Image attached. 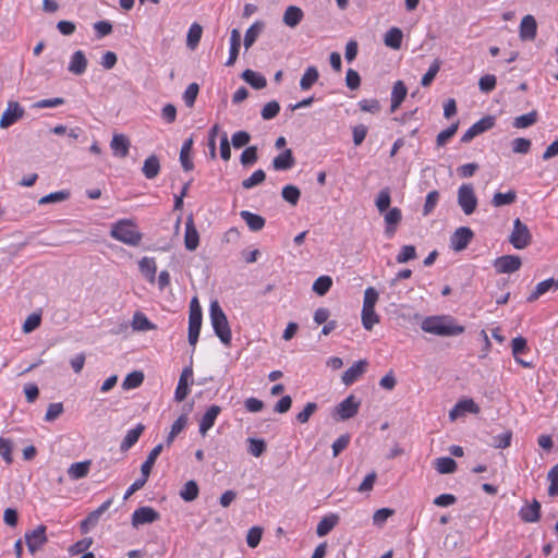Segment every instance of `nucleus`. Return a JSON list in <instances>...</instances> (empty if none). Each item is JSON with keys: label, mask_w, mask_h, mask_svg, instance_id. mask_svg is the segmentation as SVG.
I'll return each mask as SVG.
<instances>
[{"label": "nucleus", "mask_w": 558, "mask_h": 558, "mask_svg": "<svg viewBox=\"0 0 558 558\" xmlns=\"http://www.w3.org/2000/svg\"><path fill=\"white\" fill-rule=\"evenodd\" d=\"M140 271L150 282L156 280L157 266L153 257H143L138 263Z\"/></svg>", "instance_id": "30"}, {"label": "nucleus", "mask_w": 558, "mask_h": 558, "mask_svg": "<svg viewBox=\"0 0 558 558\" xmlns=\"http://www.w3.org/2000/svg\"><path fill=\"white\" fill-rule=\"evenodd\" d=\"M192 375H193V369L191 366L183 368V371L180 375V378H179V383H178L175 392H174L175 401L182 402L187 397V395L190 392L189 379L192 377Z\"/></svg>", "instance_id": "15"}, {"label": "nucleus", "mask_w": 558, "mask_h": 558, "mask_svg": "<svg viewBox=\"0 0 558 558\" xmlns=\"http://www.w3.org/2000/svg\"><path fill=\"white\" fill-rule=\"evenodd\" d=\"M531 233L525 223L519 218L513 221V230L509 241L517 250H523L531 243Z\"/></svg>", "instance_id": "5"}, {"label": "nucleus", "mask_w": 558, "mask_h": 558, "mask_svg": "<svg viewBox=\"0 0 558 558\" xmlns=\"http://www.w3.org/2000/svg\"><path fill=\"white\" fill-rule=\"evenodd\" d=\"M459 122L452 123L449 128L441 131L436 137V144L438 147L444 146L458 131Z\"/></svg>", "instance_id": "58"}, {"label": "nucleus", "mask_w": 558, "mask_h": 558, "mask_svg": "<svg viewBox=\"0 0 558 558\" xmlns=\"http://www.w3.org/2000/svg\"><path fill=\"white\" fill-rule=\"evenodd\" d=\"M202 314H198L195 310L189 315V343L195 347L197 343L201 328H202Z\"/></svg>", "instance_id": "16"}, {"label": "nucleus", "mask_w": 558, "mask_h": 558, "mask_svg": "<svg viewBox=\"0 0 558 558\" xmlns=\"http://www.w3.org/2000/svg\"><path fill=\"white\" fill-rule=\"evenodd\" d=\"M519 515L521 520L526 523L537 522L541 517V504L534 499L532 504L526 505L520 509Z\"/></svg>", "instance_id": "23"}, {"label": "nucleus", "mask_w": 558, "mask_h": 558, "mask_svg": "<svg viewBox=\"0 0 558 558\" xmlns=\"http://www.w3.org/2000/svg\"><path fill=\"white\" fill-rule=\"evenodd\" d=\"M160 514L151 507L145 506L137 508L132 514V525L137 527L138 525L153 523L159 520Z\"/></svg>", "instance_id": "12"}, {"label": "nucleus", "mask_w": 558, "mask_h": 558, "mask_svg": "<svg viewBox=\"0 0 558 558\" xmlns=\"http://www.w3.org/2000/svg\"><path fill=\"white\" fill-rule=\"evenodd\" d=\"M88 65L87 58L82 50H76L71 56L68 70L74 75H82L85 73Z\"/></svg>", "instance_id": "17"}, {"label": "nucleus", "mask_w": 558, "mask_h": 558, "mask_svg": "<svg viewBox=\"0 0 558 558\" xmlns=\"http://www.w3.org/2000/svg\"><path fill=\"white\" fill-rule=\"evenodd\" d=\"M440 64H441L440 60H438V59L434 60V62L430 64L427 72L422 77V81H421L422 86L427 87L432 84V82L434 81V78L436 77L437 73L440 70Z\"/></svg>", "instance_id": "55"}, {"label": "nucleus", "mask_w": 558, "mask_h": 558, "mask_svg": "<svg viewBox=\"0 0 558 558\" xmlns=\"http://www.w3.org/2000/svg\"><path fill=\"white\" fill-rule=\"evenodd\" d=\"M319 73L316 66H308L300 80L302 90H308L318 80Z\"/></svg>", "instance_id": "39"}, {"label": "nucleus", "mask_w": 558, "mask_h": 558, "mask_svg": "<svg viewBox=\"0 0 558 558\" xmlns=\"http://www.w3.org/2000/svg\"><path fill=\"white\" fill-rule=\"evenodd\" d=\"M379 322V316L375 312V307L362 308V324L366 330H372L373 327Z\"/></svg>", "instance_id": "46"}, {"label": "nucleus", "mask_w": 558, "mask_h": 558, "mask_svg": "<svg viewBox=\"0 0 558 558\" xmlns=\"http://www.w3.org/2000/svg\"><path fill=\"white\" fill-rule=\"evenodd\" d=\"M303 17L304 13L301 8L289 5L283 13L282 21L287 26L294 28L301 23Z\"/></svg>", "instance_id": "27"}, {"label": "nucleus", "mask_w": 558, "mask_h": 558, "mask_svg": "<svg viewBox=\"0 0 558 558\" xmlns=\"http://www.w3.org/2000/svg\"><path fill=\"white\" fill-rule=\"evenodd\" d=\"M391 196L388 187L380 190L378 193L375 205L380 214L387 211L390 207Z\"/></svg>", "instance_id": "50"}, {"label": "nucleus", "mask_w": 558, "mask_h": 558, "mask_svg": "<svg viewBox=\"0 0 558 558\" xmlns=\"http://www.w3.org/2000/svg\"><path fill=\"white\" fill-rule=\"evenodd\" d=\"M131 142L124 134H113L110 148L116 157L125 158L129 155Z\"/></svg>", "instance_id": "14"}, {"label": "nucleus", "mask_w": 558, "mask_h": 558, "mask_svg": "<svg viewBox=\"0 0 558 558\" xmlns=\"http://www.w3.org/2000/svg\"><path fill=\"white\" fill-rule=\"evenodd\" d=\"M209 316L216 336L225 345H230L232 338L231 329L228 318L218 301H213L210 303Z\"/></svg>", "instance_id": "2"}, {"label": "nucleus", "mask_w": 558, "mask_h": 558, "mask_svg": "<svg viewBox=\"0 0 558 558\" xmlns=\"http://www.w3.org/2000/svg\"><path fill=\"white\" fill-rule=\"evenodd\" d=\"M240 217L253 232L260 231L265 227V219L257 214H253L248 210H242L240 213Z\"/></svg>", "instance_id": "32"}, {"label": "nucleus", "mask_w": 558, "mask_h": 558, "mask_svg": "<svg viewBox=\"0 0 558 558\" xmlns=\"http://www.w3.org/2000/svg\"><path fill=\"white\" fill-rule=\"evenodd\" d=\"M367 367L366 360H360L348 368L342 375V381L344 385L353 384L361 375H363Z\"/></svg>", "instance_id": "21"}, {"label": "nucleus", "mask_w": 558, "mask_h": 558, "mask_svg": "<svg viewBox=\"0 0 558 558\" xmlns=\"http://www.w3.org/2000/svg\"><path fill=\"white\" fill-rule=\"evenodd\" d=\"M360 404L361 402L353 395H350L335 408L333 415H337L341 421L349 420L357 414Z\"/></svg>", "instance_id": "6"}, {"label": "nucleus", "mask_w": 558, "mask_h": 558, "mask_svg": "<svg viewBox=\"0 0 558 558\" xmlns=\"http://www.w3.org/2000/svg\"><path fill=\"white\" fill-rule=\"evenodd\" d=\"M511 147L515 154H527L531 149V141L524 137H517L511 142Z\"/></svg>", "instance_id": "62"}, {"label": "nucleus", "mask_w": 558, "mask_h": 558, "mask_svg": "<svg viewBox=\"0 0 558 558\" xmlns=\"http://www.w3.org/2000/svg\"><path fill=\"white\" fill-rule=\"evenodd\" d=\"M263 535V529L259 526H253L248 530L246 535V543L248 547L255 548L260 543Z\"/></svg>", "instance_id": "61"}, {"label": "nucleus", "mask_w": 558, "mask_h": 558, "mask_svg": "<svg viewBox=\"0 0 558 558\" xmlns=\"http://www.w3.org/2000/svg\"><path fill=\"white\" fill-rule=\"evenodd\" d=\"M548 480L550 482V485L548 487V494L550 496H557L558 495V465H555L548 472Z\"/></svg>", "instance_id": "64"}, {"label": "nucleus", "mask_w": 558, "mask_h": 558, "mask_svg": "<svg viewBox=\"0 0 558 558\" xmlns=\"http://www.w3.org/2000/svg\"><path fill=\"white\" fill-rule=\"evenodd\" d=\"M521 265V258L517 255H504L494 260L498 274H512L519 270Z\"/></svg>", "instance_id": "11"}, {"label": "nucleus", "mask_w": 558, "mask_h": 558, "mask_svg": "<svg viewBox=\"0 0 558 558\" xmlns=\"http://www.w3.org/2000/svg\"><path fill=\"white\" fill-rule=\"evenodd\" d=\"M480 412V407L472 399H464L459 401L450 411L449 418L451 421H456L457 418L463 416L465 413L477 414Z\"/></svg>", "instance_id": "13"}, {"label": "nucleus", "mask_w": 558, "mask_h": 558, "mask_svg": "<svg viewBox=\"0 0 558 558\" xmlns=\"http://www.w3.org/2000/svg\"><path fill=\"white\" fill-rule=\"evenodd\" d=\"M144 381V374L141 371H134L126 375L122 383V388L125 390L135 389Z\"/></svg>", "instance_id": "45"}, {"label": "nucleus", "mask_w": 558, "mask_h": 558, "mask_svg": "<svg viewBox=\"0 0 558 558\" xmlns=\"http://www.w3.org/2000/svg\"><path fill=\"white\" fill-rule=\"evenodd\" d=\"M281 195L286 202L295 206L299 203L301 191L298 186L288 184L282 189Z\"/></svg>", "instance_id": "49"}, {"label": "nucleus", "mask_w": 558, "mask_h": 558, "mask_svg": "<svg viewBox=\"0 0 558 558\" xmlns=\"http://www.w3.org/2000/svg\"><path fill=\"white\" fill-rule=\"evenodd\" d=\"M515 199H517V193L512 190L507 193L498 192L493 196L492 204L495 207H501V206H506V205H510V204L514 203Z\"/></svg>", "instance_id": "47"}, {"label": "nucleus", "mask_w": 558, "mask_h": 558, "mask_svg": "<svg viewBox=\"0 0 558 558\" xmlns=\"http://www.w3.org/2000/svg\"><path fill=\"white\" fill-rule=\"evenodd\" d=\"M266 179V173L264 170L258 169L253 172L251 177L242 181V187L245 190H251L256 185L262 184Z\"/></svg>", "instance_id": "52"}, {"label": "nucleus", "mask_w": 558, "mask_h": 558, "mask_svg": "<svg viewBox=\"0 0 558 558\" xmlns=\"http://www.w3.org/2000/svg\"><path fill=\"white\" fill-rule=\"evenodd\" d=\"M423 331L436 336L451 337L464 332V327L454 324L450 316H428L421 324Z\"/></svg>", "instance_id": "1"}, {"label": "nucleus", "mask_w": 558, "mask_h": 558, "mask_svg": "<svg viewBox=\"0 0 558 558\" xmlns=\"http://www.w3.org/2000/svg\"><path fill=\"white\" fill-rule=\"evenodd\" d=\"M247 451L255 458L260 457L266 450V442L264 439L248 438Z\"/></svg>", "instance_id": "56"}, {"label": "nucleus", "mask_w": 558, "mask_h": 558, "mask_svg": "<svg viewBox=\"0 0 558 558\" xmlns=\"http://www.w3.org/2000/svg\"><path fill=\"white\" fill-rule=\"evenodd\" d=\"M242 78L255 89H262L267 85L264 75L250 69L242 73Z\"/></svg>", "instance_id": "35"}, {"label": "nucleus", "mask_w": 558, "mask_h": 558, "mask_svg": "<svg viewBox=\"0 0 558 558\" xmlns=\"http://www.w3.org/2000/svg\"><path fill=\"white\" fill-rule=\"evenodd\" d=\"M402 38V31L398 27H391L385 34L384 43L389 48L399 49L401 47Z\"/></svg>", "instance_id": "38"}, {"label": "nucleus", "mask_w": 558, "mask_h": 558, "mask_svg": "<svg viewBox=\"0 0 558 558\" xmlns=\"http://www.w3.org/2000/svg\"><path fill=\"white\" fill-rule=\"evenodd\" d=\"M110 235L131 246L140 245L143 234L137 230L132 220L123 219L114 223L111 228Z\"/></svg>", "instance_id": "3"}, {"label": "nucleus", "mask_w": 558, "mask_h": 558, "mask_svg": "<svg viewBox=\"0 0 558 558\" xmlns=\"http://www.w3.org/2000/svg\"><path fill=\"white\" fill-rule=\"evenodd\" d=\"M202 33H203V29H202V26L194 23L189 32H187V36H186V46L190 48V49H194L199 40H201V37H202Z\"/></svg>", "instance_id": "51"}, {"label": "nucleus", "mask_w": 558, "mask_h": 558, "mask_svg": "<svg viewBox=\"0 0 558 558\" xmlns=\"http://www.w3.org/2000/svg\"><path fill=\"white\" fill-rule=\"evenodd\" d=\"M439 201V192L432 191L427 194L425 204L423 207V216H428L437 206Z\"/></svg>", "instance_id": "60"}, {"label": "nucleus", "mask_w": 558, "mask_h": 558, "mask_svg": "<svg viewBox=\"0 0 558 558\" xmlns=\"http://www.w3.org/2000/svg\"><path fill=\"white\" fill-rule=\"evenodd\" d=\"M457 201L466 216L472 215L477 207V197L473 185L470 183L462 184L458 190Z\"/></svg>", "instance_id": "4"}, {"label": "nucleus", "mask_w": 558, "mask_h": 558, "mask_svg": "<svg viewBox=\"0 0 558 558\" xmlns=\"http://www.w3.org/2000/svg\"><path fill=\"white\" fill-rule=\"evenodd\" d=\"M332 286V279L329 276H320L313 283V291L319 296L325 295Z\"/></svg>", "instance_id": "48"}, {"label": "nucleus", "mask_w": 558, "mask_h": 558, "mask_svg": "<svg viewBox=\"0 0 558 558\" xmlns=\"http://www.w3.org/2000/svg\"><path fill=\"white\" fill-rule=\"evenodd\" d=\"M144 429L145 426L141 423L137 424L135 428L130 429L120 445V450L128 451L131 447H133L137 442Z\"/></svg>", "instance_id": "33"}, {"label": "nucleus", "mask_w": 558, "mask_h": 558, "mask_svg": "<svg viewBox=\"0 0 558 558\" xmlns=\"http://www.w3.org/2000/svg\"><path fill=\"white\" fill-rule=\"evenodd\" d=\"M25 111L17 101H9L8 107L0 118V128L8 129L21 118H23Z\"/></svg>", "instance_id": "9"}, {"label": "nucleus", "mask_w": 558, "mask_h": 558, "mask_svg": "<svg viewBox=\"0 0 558 558\" xmlns=\"http://www.w3.org/2000/svg\"><path fill=\"white\" fill-rule=\"evenodd\" d=\"M264 28H265V23L263 21H256L245 32L243 44H244V47L246 50L250 49L254 45L256 39L263 33Z\"/></svg>", "instance_id": "31"}, {"label": "nucleus", "mask_w": 558, "mask_h": 558, "mask_svg": "<svg viewBox=\"0 0 558 558\" xmlns=\"http://www.w3.org/2000/svg\"><path fill=\"white\" fill-rule=\"evenodd\" d=\"M385 222H386V229L385 233L388 238L393 236V234L397 231V226L400 223L402 219V213L398 207L390 208L385 214Z\"/></svg>", "instance_id": "18"}, {"label": "nucleus", "mask_w": 558, "mask_h": 558, "mask_svg": "<svg viewBox=\"0 0 558 558\" xmlns=\"http://www.w3.org/2000/svg\"><path fill=\"white\" fill-rule=\"evenodd\" d=\"M132 328L137 331H148L156 328V326L149 322L145 314L136 312L133 316Z\"/></svg>", "instance_id": "41"}, {"label": "nucleus", "mask_w": 558, "mask_h": 558, "mask_svg": "<svg viewBox=\"0 0 558 558\" xmlns=\"http://www.w3.org/2000/svg\"><path fill=\"white\" fill-rule=\"evenodd\" d=\"M553 287L557 288V280L550 278V279H546L539 283H537V286L535 287V290L529 295L527 298V301L529 302H534L536 301L541 295H543L544 293H546L549 289H551Z\"/></svg>", "instance_id": "43"}, {"label": "nucleus", "mask_w": 558, "mask_h": 558, "mask_svg": "<svg viewBox=\"0 0 558 558\" xmlns=\"http://www.w3.org/2000/svg\"><path fill=\"white\" fill-rule=\"evenodd\" d=\"M162 449H163L162 444H159L151 449V451L148 453L146 460L143 462V464L141 466L142 475L149 477V475L151 473V469H153L157 458L161 453Z\"/></svg>", "instance_id": "34"}, {"label": "nucleus", "mask_w": 558, "mask_h": 558, "mask_svg": "<svg viewBox=\"0 0 558 558\" xmlns=\"http://www.w3.org/2000/svg\"><path fill=\"white\" fill-rule=\"evenodd\" d=\"M538 113L536 110H532L529 113L519 116L513 119L512 125L515 129H526L534 125L537 122Z\"/></svg>", "instance_id": "40"}, {"label": "nucleus", "mask_w": 558, "mask_h": 558, "mask_svg": "<svg viewBox=\"0 0 558 558\" xmlns=\"http://www.w3.org/2000/svg\"><path fill=\"white\" fill-rule=\"evenodd\" d=\"M199 488L194 480L187 481L181 488L179 495L187 502L195 500L198 497Z\"/></svg>", "instance_id": "37"}, {"label": "nucleus", "mask_w": 558, "mask_h": 558, "mask_svg": "<svg viewBox=\"0 0 558 558\" xmlns=\"http://www.w3.org/2000/svg\"><path fill=\"white\" fill-rule=\"evenodd\" d=\"M295 165V159L293 157L292 150L290 148L284 149L278 156H276L272 160V167L277 171H284L293 168Z\"/></svg>", "instance_id": "22"}, {"label": "nucleus", "mask_w": 558, "mask_h": 558, "mask_svg": "<svg viewBox=\"0 0 558 558\" xmlns=\"http://www.w3.org/2000/svg\"><path fill=\"white\" fill-rule=\"evenodd\" d=\"M144 177L148 180L155 179L160 172V160L156 155L148 156L142 167Z\"/></svg>", "instance_id": "28"}, {"label": "nucleus", "mask_w": 558, "mask_h": 558, "mask_svg": "<svg viewBox=\"0 0 558 558\" xmlns=\"http://www.w3.org/2000/svg\"><path fill=\"white\" fill-rule=\"evenodd\" d=\"M241 47V33L239 29L233 28L230 33V53L226 62L227 66H231L235 63Z\"/></svg>", "instance_id": "25"}, {"label": "nucleus", "mask_w": 558, "mask_h": 558, "mask_svg": "<svg viewBox=\"0 0 558 558\" xmlns=\"http://www.w3.org/2000/svg\"><path fill=\"white\" fill-rule=\"evenodd\" d=\"M407 94H408V88L404 85V83L402 81H397L393 84L392 92H391V106H390L391 112H395L400 107V105L407 97Z\"/></svg>", "instance_id": "26"}, {"label": "nucleus", "mask_w": 558, "mask_h": 558, "mask_svg": "<svg viewBox=\"0 0 558 558\" xmlns=\"http://www.w3.org/2000/svg\"><path fill=\"white\" fill-rule=\"evenodd\" d=\"M48 542L46 526L40 524L35 530L25 533V543L28 550L35 554Z\"/></svg>", "instance_id": "7"}, {"label": "nucleus", "mask_w": 558, "mask_h": 558, "mask_svg": "<svg viewBox=\"0 0 558 558\" xmlns=\"http://www.w3.org/2000/svg\"><path fill=\"white\" fill-rule=\"evenodd\" d=\"M220 412L221 408L216 404H213L207 409L199 423V433L203 436H205L207 432L214 426L215 421Z\"/></svg>", "instance_id": "19"}, {"label": "nucleus", "mask_w": 558, "mask_h": 558, "mask_svg": "<svg viewBox=\"0 0 558 558\" xmlns=\"http://www.w3.org/2000/svg\"><path fill=\"white\" fill-rule=\"evenodd\" d=\"M13 441L9 438L0 437V456L7 464H12Z\"/></svg>", "instance_id": "53"}, {"label": "nucleus", "mask_w": 558, "mask_h": 558, "mask_svg": "<svg viewBox=\"0 0 558 558\" xmlns=\"http://www.w3.org/2000/svg\"><path fill=\"white\" fill-rule=\"evenodd\" d=\"M416 258V250L414 245H403L396 256V262L398 264H404L409 260Z\"/></svg>", "instance_id": "54"}, {"label": "nucleus", "mask_w": 558, "mask_h": 558, "mask_svg": "<svg viewBox=\"0 0 558 558\" xmlns=\"http://www.w3.org/2000/svg\"><path fill=\"white\" fill-rule=\"evenodd\" d=\"M279 102L276 100H271L263 107L260 114L264 120H271L279 113Z\"/></svg>", "instance_id": "59"}, {"label": "nucleus", "mask_w": 558, "mask_h": 558, "mask_svg": "<svg viewBox=\"0 0 558 558\" xmlns=\"http://www.w3.org/2000/svg\"><path fill=\"white\" fill-rule=\"evenodd\" d=\"M90 464V460L72 463L68 469L69 477L72 481H77L86 477L89 473Z\"/></svg>", "instance_id": "29"}, {"label": "nucleus", "mask_w": 558, "mask_h": 558, "mask_svg": "<svg viewBox=\"0 0 558 558\" xmlns=\"http://www.w3.org/2000/svg\"><path fill=\"white\" fill-rule=\"evenodd\" d=\"M473 236L474 233L469 227H460L450 238V247L456 252L463 251L466 248Z\"/></svg>", "instance_id": "10"}, {"label": "nucleus", "mask_w": 558, "mask_h": 558, "mask_svg": "<svg viewBox=\"0 0 558 558\" xmlns=\"http://www.w3.org/2000/svg\"><path fill=\"white\" fill-rule=\"evenodd\" d=\"M512 433L507 430L502 434L492 437L490 446L494 448L505 449L510 446Z\"/></svg>", "instance_id": "57"}, {"label": "nucleus", "mask_w": 558, "mask_h": 558, "mask_svg": "<svg viewBox=\"0 0 558 558\" xmlns=\"http://www.w3.org/2000/svg\"><path fill=\"white\" fill-rule=\"evenodd\" d=\"M339 522L337 514H330L324 517L317 524L316 534L319 537L327 535Z\"/></svg>", "instance_id": "36"}, {"label": "nucleus", "mask_w": 558, "mask_h": 558, "mask_svg": "<svg viewBox=\"0 0 558 558\" xmlns=\"http://www.w3.org/2000/svg\"><path fill=\"white\" fill-rule=\"evenodd\" d=\"M193 140H186L180 150V162L185 171H191L194 168L192 160L190 159V153L192 149Z\"/></svg>", "instance_id": "42"}, {"label": "nucleus", "mask_w": 558, "mask_h": 558, "mask_svg": "<svg viewBox=\"0 0 558 558\" xmlns=\"http://www.w3.org/2000/svg\"><path fill=\"white\" fill-rule=\"evenodd\" d=\"M199 244V235L194 226L193 219L190 217L185 222L184 245L189 251H195Z\"/></svg>", "instance_id": "20"}, {"label": "nucleus", "mask_w": 558, "mask_h": 558, "mask_svg": "<svg viewBox=\"0 0 558 558\" xmlns=\"http://www.w3.org/2000/svg\"><path fill=\"white\" fill-rule=\"evenodd\" d=\"M537 24L532 15H525L520 23V37L522 40H533L536 37Z\"/></svg>", "instance_id": "24"}, {"label": "nucleus", "mask_w": 558, "mask_h": 558, "mask_svg": "<svg viewBox=\"0 0 558 558\" xmlns=\"http://www.w3.org/2000/svg\"><path fill=\"white\" fill-rule=\"evenodd\" d=\"M257 147L250 146L242 153L240 161L244 167H246L254 165L257 161Z\"/></svg>", "instance_id": "63"}, {"label": "nucleus", "mask_w": 558, "mask_h": 558, "mask_svg": "<svg viewBox=\"0 0 558 558\" xmlns=\"http://www.w3.org/2000/svg\"><path fill=\"white\" fill-rule=\"evenodd\" d=\"M435 469L440 474H451L457 470V462L449 457H441L435 460Z\"/></svg>", "instance_id": "44"}, {"label": "nucleus", "mask_w": 558, "mask_h": 558, "mask_svg": "<svg viewBox=\"0 0 558 558\" xmlns=\"http://www.w3.org/2000/svg\"><path fill=\"white\" fill-rule=\"evenodd\" d=\"M495 125V119L492 116H486L475 122L469 128L465 133L461 136L462 143L471 142L475 136L490 130Z\"/></svg>", "instance_id": "8"}]
</instances>
